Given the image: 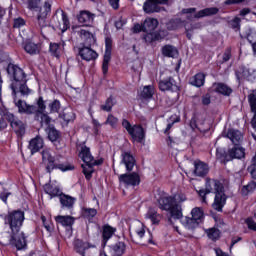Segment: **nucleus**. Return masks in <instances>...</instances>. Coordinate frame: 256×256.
<instances>
[{
  "mask_svg": "<svg viewBox=\"0 0 256 256\" xmlns=\"http://www.w3.org/2000/svg\"><path fill=\"white\" fill-rule=\"evenodd\" d=\"M209 193H214L215 198L214 202L212 203V207L215 211H223V207L227 203V196L223 191V184L220 183L219 180L207 178L205 189H201L198 191V195L202 198V203H207V199L205 198Z\"/></svg>",
  "mask_w": 256,
  "mask_h": 256,
  "instance_id": "nucleus-1",
  "label": "nucleus"
},
{
  "mask_svg": "<svg viewBox=\"0 0 256 256\" xmlns=\"http://www.w3.org/2000/svg\"><path fill=\"white\" fill-rule=\"evenodd\" d=\"M59 159H61V156H53L50 149H45L42 151V165H44L47 173H51V171L55 169H59L63 173H65V171H73V169H75V166L72 164H61Z\"/></svg>",
  "mask_w": 256,
  "mask_h": 256,
  "instance_id": "nucleus-2",
  "label": "nucleus"
},
{
  "mask_svg": "<svg viewBox=\"0 0 256 256\" xmlns=\"http://www.w3.org/2000/svg\"><path fill=\"white\" fill-rule=\"evenodd\" d=\"M79 157L84 163L82 164V169L86 179H91L93 172L95 171L93 167L103 165V158L95 160L93 154H91V148L85 145L81 146Z\"/></svg>",
  "mask_w": 256,
  "mask_h": 256,
  "instance_id": "nucleus-3",
  "label": "nucleus"
},
{
  "mask_svg": "<svg viewBox=\"0 0 256 256\" xmlns=\"http://www.w3.org/2000/svg\"><path fill=\"white\" fill-rule=\"evenodd\" d=\"M159 208L162 211H168L173 219H181L183 217V208L180 204H175L173 196H163L158 200Z\"/></svg>",
  "mask_w": 256,
  "mask_h": 256,
  "instance_id": "nucleus-4",
  "label": "nucleus"
},
{
  "mask_svg": "<svg viewBox=\"0 0 256 256\" xmlns=\"http://www.w3.org/2000/svg\"><path fill=\"white\" fill-rule=\"evenodd\" d=\"M23 221H25V212L21 210L9 212L4 217V223L5 225H9L12 233H19V231H21V227H23Z\"/></svg>",
  "mask_w": 256,
  "mask_h": 256,
  "instance_id": "nucleus-5",
  "label": "nucleus"
},
{
  "mask_svg": "<svg viewBox=\"0 0 256 256\" xmlns=\"http://www.w3.org/2000/svg\"><path fill=\"white\" fill-rule=\"evenodd\" d=\"M219 13V8H205L197 12L195 8H184L182 9V15H186L188 21H193L194 19H201L203 17H209L211 15H217Z\"/></svg>",
  "mask_w": 256,
  "mask_h": 256,
  "instance_id": "nucleus-6",
  "label": "nucleus"
},
{
  "mask_svg": "<svg viewBox=\"0 0 256 256\" xmlns=\"http://www.w3.org/2000/svg\"><path fill=\"white\" fill-rule=\"evenodd\" d=\"M122 127L126 129L127 133L132 137L133 141L143 143L145 141V130L141 125H131L127 119L122 120Z\"/></svg>",
  "mask_w": 256,
  "mask_h": 256,
  "instance_id": "nucleus-7",
  "label": "nucleus"
},
{
  "mask_svg": "<svg viewBox=\"0 0 256 256\" xmlns=\"http://www.w3.org/2000/svg\"><path fill=\"white\" fill-rule=\"evenodd\" d=\"M0 115L4 119H7L11 123V127L14 128L15 132L19 135H25V126L23 125V122L16 120L15 115L9 112L5 105H3V102L0 101Z\"/></svg>",
  "mask_w": 256,
  "mask_h": 256,
  "instance_id": "nucleus-8",
  "label": "nucleus"
},
{
  "mask_svg": "<svg viewBox=\"0 0 256 256\" xmlns=\"http://www.w3.org/2000/svg\"><path fill=\"white\" fill-rule=\"evenodd\" d=\"M7 73L10 79H12L13 81L12 85L19 83H27V75H25V72L19 66L9 64L7 68Z\"/></svg>",
  "mask_w": 256,
  "mask_h": 256,
  "instance_id": "nucleus-9",
  "label": "nucleus"
},
{
  "mask_svg": "<svg viewBox=\"0 0 256 256\" xmlns=\"http://www.w3.org/2000/svg\"><path fill=\"white\" fill-rule=\"evenodd\" d=\"M169 0H146L143 4V11L148 15L151 13H161L165 8L161 5H168Z\"/></svg>",
  "mask_w": 256,
  "mask_h": 256,
  "instance_id": "nucleus-10",
  "label": "nucleus"
},
{
  "mask_svg": "<svg viewBox=\"0 0 256 256\" xmlns=\"http://www.w3.org/2000/svg\"><path fill=\"white\" fill-rule=\"evenodd\" d=\"M119 181L125 187H137L141 183V176L138 173L133 172L130 174H121L119 176Z\"/></svg>",
  "mask_w": 256,
  "mask_h": 256,
  "instance_id": "nucleus-11",
  "label": "nucleus"
},
{
  "mask_svg": "<svg viewBox=\"0 0 256 256\" xmlns=\"http://www.w3.org/2000/svg\"><path fill=\"white\" fill-rule=\"evenodd\" d=\"M105 53H104V59L102 64V70L104 75H107L109 71V61H111V51L113 49V39L111 37L105 38Z\"/></svg>",
  "mask_w": 256,
  "mask_h": 256,
  "instance_id": "nucleus-12",
  "label": "nucleus"
},
{
  "mask_svg": "<svg viewBox=\"0 0 256 256\" xmlns=\"http://www.w3.org/2000/svg\"><path fill=\"white\" fill-rule=\"evenodd\" d=\"M14 104L18 108L19 113H26V115H31L37 111V106L28 105L27 102L18 99L16 95L13 96Z\"/></svg>",
  "mask_w": 256,
  "mask_h": 256,
  "instance_id": "nucleus-13",
  "label": "nucleus"
},
{
  "mask_svg": "<svg viewBox=\"0 0 256 256\" xmlns=\"http://www.w3.org/2000/svg\"><path fill=\"white\" fill-rule=\"evenodd\" d=\"M78 35L86 45H95L97 43V39L95 38V28H91L90 30L80 29L78 31Z\"/></svg>",
  "mask_w": 256,
  "mask_h": 256,
  "instance_id": "nucleus-14",
  "label": "nucleus"
},
{
  "mask_svg": "<svg viewBox=\"0 0 256 256\" xmlns=\"http://www.w3.org/2000/svg\"><path fill=\"white\" fill-rule=\"evenodd\" d=\"M10 243L14 247H16V249L18 251L26 249L27 248V239L25 238V233H23V232L13 233Z\"/></svg>",
  "mask_w": 256,
  "mask_h": 256,
  "instance_id": "nucleus-15",
  "label": "nucleus"
},
{
  "mask_svg": "<svg viewBox=\"0 0 256 256\" xmlns=\"http://www.w3.org/2000/svg\"><path fill=\"white\" fill-rule=\"evenodd\" d=\"M160 91H171V93H177L179 91V86L177 82L172 77L166 78L159 82Z\"/></svg>",
  "mask_w": 256,
  "mask_h": 256,
  "instance_id": "nucleus-16",
  "label": "nucleus"
},
{
  "mask_svg": "<svg viewBox=\"0 0 256 256\" xmlns=\"http://www.w3.org/2000/svg\"><path fill=\"white\" fill-rule=\"evenodd\" d=\"M236 77L238 81H253L255 79V71L245 66H240L236 70Z\"/></svg>",
  "mask_w": 256,
  "mask_h": 256,
  "instance_id": "nucleus-17",
  "label": "nucleus"
},
{
  "mask_svg": "<svg viewBox=\"0 0 256 256\" xmlns=\"http://www.w3.org/2000/svg\"><path fill=\"white\" fill-rule=\"evenodd\" d=\"M245 157V148L234 146L232 149L228 150V154L224 161H231L233 159H243Z\"/></svg>",
  "mask_w": 256,
  "mask_h": 256,
  "instance_id": "nucleus-18",
  "label": "nucleus"
},
{
  "mask_svg": "<svg viewBox=\"0 0 256 256\" xmlns=\"http://www.w3.org/2000/svg\"><path fill=\"white\" fill-rule=\"evenodd\" d=\"M225 137H227L233 145H240L243 141V133L235 128L228 129Z\"/></svg>",
  "mask_w": 256,
  "mask_h": 256,
  "instance_id": "nucleus-19",
  "label": "nucleus"
},
{
  "mask_svg": "<svg viewBox=\"0 0 256 256\" xmlns=\"http://www.w3.org/2000/svg\"><path fill=\"white\" fill-rule=\"evenodd\" d=\"M93 247H95L93 244L85 242L81 239H76L74 241V251H76V253L81 256H85V252L87 251V249H91Z\"/></svg>",
  "mask_w": 256,
  "mask_h": 256,
  "instance_id": "nucleus-20",
  "label": "nucleus"
},
{
  "mask_svg": "<svg viewBox=\"0 0 256 256\" xmlns=\"http://www.w3.org/2000/svg\"><path fill=\"white\" fill-rule=\"evenodd\" d=\"M77 19L80 23L85 24L86 27H89V25H93V21H95V14L91 13L90 11L83 10L80 11Z\"/></svg>",
  "mask_w": 256,
  "mask_h": 256,
  "instance_id": "nucleus-21",
  "label": "nucleus"
},
{
  "mask_svg": "<svg viewBox=\"0 0 256 256\" xmlns=\"http://www.w3.org/2000/svg\"><path fill=\"white\" fill-rule=\"evenodd\" d=\"M26 83L27 82H19L18 84H11L13 97H15V95L17 96V90H19L21 95L24 96L31 95L33 93V90L29 89Z\"/></svg>",
  "mask_w": 256,
  "mask_h": 256,
  "instance_id": "nucleus-22",
  "label": "nucleus"
},
{
  "mask_svg": "<svg viewBox=\"0 0 256 256\" xmlns=\"http://www.w3.org/2000/svg\"><path fill=\"white\" fill-rule=\"evenodd\" d=\"M79 55L82 57L84 61H93L99 57L95 50L91 49L90 47H83L79 50Z\"/></svg>",
  "mask_w": 256,
  "mask_h": 256,
  "instance_id": "nucleus-23",
  "label": "nucleus"
},
{
  "mask_svg": "<svg viewBox=\"0 0 256 256\" xmlns=\"http://www.w3.org/2000/svg\"><path fill=\"white\" fill-rule=\"evenodd\" d=\"M166 35L167 31L165 30L150 32L144 36V40L146 41V43H153L154 41H161V39H163Z\"/></svg>",
  "mask_w": 256,
  "mask_h": 256,
  "instance_id": "nucleus-24",
  "label": "nucleus"
},
{
  "mask_svg": "<svg viewBox=\"0 0 256 256\" xmlns=\"http://www.w3.org/2000/svg\"><path fill=\"white\" fill-rule=\"evenodd\" d=\"M157 27H159V20L152 17L146 18L143 23L144 33H151V31H155Z\"/></svg>",
  "mask_w": 256,
  "mask_h": 256,
  "instance_id": "nucleus-25",
  "label": "nucleus"
},
{
  "mask_svg": "<svg viewBox=\"0 0 256 256\" xmlns=\"http://www.w3.org/2000/svg\"><path fill=\"white\" fill-rule=\"evenodd\" d=\"M122 163L125 165L126 171H133V167H135V157L129 152H123Z\"/></svg>",
  "mask_w": 256,
  "mask_h": 256,
  "instance_id": "nucleus-26",
  "label": "nucleus"
},
{
  "mask_svg": "<svg viewBox=\"0 0 256 256\" xmlns=\"http://www.w3.org/2000/svg\"><path fill=\"white\" fill-rule=\"evenodd\" d=\"M213 89L216 93H219L220 95H225L226 97H229L231 93H233V89L229 87L227 84L223 83H214Z\"/></svg>",
  "mask_w": 256,
  "mask_h": 256,
  "instance_id": "nucleus-27",
  "label": "nucleus"
},
{
  "mask_svg": "<svg viewBox=\"0 0 256 256\" xmlns=\"http://www.w3.org/2000/svg\"><path fill=\"white\" fill-rule=\"evenodd\" d=\"M56 223L62 225V227H73L75 225V218L73 216H56Z\"/></svg>",
  "mask_w": 256,
  "mask_h": 256,
  "instance_id": "nucleus-28",
  "label": "nucleus"
},
{
  "mask_svg": "<svg viewBox=\"0 0 256 256\" xmlns=\"http://www.w3.org/2000/svg\"><path fill=\"white\" fill-rule=\"evenodd\" d=\"M181 224L185 229H188V231H193V229H197L199 227V222L193 219V217L185 216L181 218Z\"/></svg>",
  "mask_w": 256,
  "mask_h": 256,
  "instance_id": "nucleus-29",
  "label": "nucleus"
},
{
  "mask_svg": "<svg viewBox=\"0 0 256 256\" xmlns=\"http://www.w3.org/2000/svg\"><path fill=\"white\" fill-rule=\"evenodd\" d=\"M29 149L32 154L41 151V149H43V138H41V136H37L32 139L29 143Z\"/></svg>",
  "mask_w": 256,
  "mask_h": 256,
  "instance_id": "nucleus-30",
  "label": "nucleus"
},
{
  "mask_svg": "<svg viewBox=\"0 0 256 256\" xmlns=\"http://www.w3.org/2000/svg\"><path fill=\"white\" fill-rule=\"evenodd\" d=\"M162 55L164 57H170L172 59H177L179 57V50H177L172 45H165L162 47Z\"/></svg>",
  "mask_w": 256,
  "mask_h": 256,
  "instance_id": "nucleus-31",
  "label": "nucleus"
},
{
  "mask_svg": "<svg viewBox=\"0 0 256 256\" xmlns=\"http://www.w3.org/2000/svg\"><path fill=\"white\" fill-rule=\"evenodd\" d=\"M194 173L197 175V177H205V175L209 173V166L201 161L195 162Z\"/></svg>",
  "mask_w": 256,
  "mask_h": 256,
  "instance_id": "nucleus-32",
  "label": "nucleus"
},
{
  "mask_svg": "<svg viewBox=\"0 0 256 256\" xmlns=\"http://www.w3.org/2000/svg\"><path fill=\"white\" fill-rule=\"evenodd\" d=\"M24 51L29 55H39L41 52V44H36L33 42H26L24 44Z\"/></svg>",
  "mask_w": 256,
  "mask_h": 256,
  "instance_id": "nucleus-33",
  "label": "nucleus"
},
{
  "mask_svg": "<svg viewBox=\"0 0 256 256\" xmlns=\"http://www.w3.org/2000/svg\"><path fill=\"white\" fill-rule=\"evenodd\" d=\"M44 191L47 195L50 196V199H53V197H60L63 193H61V189L57 186H53L51 184H45L44 185Z\"/></svg>",
  "mask_w": 256,
  "mask_h": 256,
  "instance_id": "nucleus-34",
  "label": "nucleus"
},
{
  "mask_svg": "<svg viewBox=\"0 0 256 256\" xmlns=\"http://www.w3.org/2000/svg\"><path fill=\"white\" fill-rule=\"evenodd\" d=\"M191 217L194 221H196L197 223H199L201 225V223H203L204 219H205V214L203 213V208L201 207H195L191 210Z\"/></svg>",
  "mask_w": 256,
  "mask_h": 256,
  "instance_id": "nucleus-35",
  "label": "nucleus"
},
{
  "mask_svg": "<svg viewBox=\"0 0 256 256\" xmlns=\"http://www.w3.org/2000/svg\"><path fill=\"white\" fill-rule=\"evenodd\" d=\"M110 253L112 256H121L125 253V243L117 242L116 244L110 246Z\"/></svg>",
  "mask_w": 256,
  "mask_h": 256,
  "instance_id": "nucleus-36",
  "label": "nucleus"
},
{
  "mask_svg": "<svg viewBox=\"0 0 256 256\" xmlns=\"http://www.w3.org/2000/svg\"><path fill=\"white\" fill-rule=\"evenodd\" d=\"M59 117L63 119L65 123H71V121H75V112H73L71 108H66L59 114Z\"/></svg>",
  "mask_w": 256,
  "mask_h": 256,
  "instance_id": "nucleus-37",
  "label": "nucleus"
},
{
  "mask_svg": "<svg viewBox=\"0 0 256 256\" xmlns=\"http://www.w3.org/2000/svg\"><path fill=\"white\" fill-rule=\"evenodd\" d=\"M146 219H150L153 225H159V221H161V215L157 213V210L150 208L146 214Z\"/></svg>",
  "mask_w": 256,
  "mask_h": 256,
  "instance_id": "nucleus-38",
  "label": "nucleus"
},
{
  "mask_svg": "<svg viewBox=\"0 0 256 256\" xmlns=\"http://www.w3.org/2000/svg\"><path fill=\"white\" fill-rule=\"evenodd\" d=\"M59 199H60V203H61L62 207H66L67 209H71V207H73V205H75V198H73L71 196L61 194L59 196Z\"/></svg>",
  "mask_w": 256,
  "mask_h": 256,
  "instance_id": "nucleus-39",
  "label": "nucleus"
},
{
  "mask_svg": "<svg viewBox=\"0 0 256 256\" xmlns=\"http://www.w3.org/2000/svg\"><path fill=\"white\" fill-rule=\"evenodd\" d=\"M63 47H65V42L50 43V53H52L54 57H59L61 51H63Z\"/></svg>",
  "mask_w": 256,
  "mask_h": 256,
  "instance_id": "nucleus-40",
  "label": "nucleus"
},
{
  "mask_svg": "<svg viewBox=\"0 0 256 256\" xmlns=\"http://www.w3.org/2000/svg\"><path fill=\"white\" fill-rule=\"evenodd\" d=\"M191 85H194V87H203V85H205V74L197 73L192 78Z\"/></svg>",
  "mask_w": 256,
  "mask_h": 256,
  "instance_id": "nucleus-41",
  "label": "nucleus"
},
{
  "mask_svg": "<svg viewBox=\"0 0 256 256\" xmlns=\"http://www.w3.org/2000/svg\"><path fill=\"white\" fill-rule=\"evenodd\" d=\"M36 121H39L43 127V125H46V127H49L51 125V117L49 115L44 113H36L35 115Z\"/></svg>",
  "mask_w": 256,
  "mask_h": 256,
  "instance_id": "nucleus-42",
  "label": "nucleus"
},
{
  "mask_svg": "<svg viewBox=\"0 0 256 256\" xmlns=\"http://www.w3.org/2000/svg\"><path fill=\"white\" fill-rule=\"evenodd\" d=\"M46 133L48 135V138L50 141H57L59 139V131L55 129V126L49 125V127L46 128Z\"/></svg>",
  "mask_w": 256,
  "mask_h": 256,
  "instance_id": "nucleus-43",
  "label": "nucleus"
},
{
  "mask_svg": "<svg viewBox=\"0 0 256 256\" xmlns=\"http://www.w3.org/2000/svg\"><path fill=\"white\" fill-rule=\"evenodd\" d=\"M115 228L111 227V226H104L103 227V233H102V237L104 239V243H107L108 239H111L113 237V235H115Z\"/></svg>",
  "mask_w": 256,
  "mask_h": 256,
  "instance_id": "nucleus-44",
  "label": "nucleus"
},
{
  "mask_svg": "<svg viewBox=\"0 0 256 256\" xmlns=\"http://www.w3.org/2000/svg\"><path fill=\"white\" fill-rule=\"evenodd\" d=\"M155 94V87L153 85L145 86L141 92L143 99H151Z\"/></svg>",
  "mask_w": 256,
  "mask_h": 256,
  "instance_id": "nucleus-45",
  "label": "nucleus"
},
{
  "mask_svg": "<svg viewBox=\"0 0 256 256\" xmlns=\"http://www.w3.org/2000/svg\"><path fill=\"white\" fill-rule=\"evenodd\" d=\"M205 233L207 234V237L211 239V241H217L221 235V232L217 228L206 229Z\"/></svg>",
  "mask_w": 256,
  "mask_h": 256,
  "instance_id": "nucleus-46",
  "label": "nucleus"
},
{
  "mask_svg": "<svg viewBox=\"0 0 256 256\" xmlns=\"http://www.w3.org/2000/svg\"><path fill=\"white\" fill-rule=\"evenodd\" d=\"M58 27L60 31H62V33H65V31H67V29H69L70 27L69 18H67V14H65V12L63 11H62V20L59 23Z\"/></svg>",
  "mask_w": 256,
  "mask_h": 256,
  "instance_id": "nucleus-47",
  "label": "nucleus"
},
{
  "mask_svg": "<svg viewBox=\"0 0 256 256\" xmlns=\"http://www.w3.org/2000/svg\"><path fill=\"white\" fill-rule=\"evenodd\" d=\"M255 189H256V182L251 181L246 186H243L242 195L247 196V195H249V193H253V191H255Z\"/></svg>",
  "mask_w": 256,
  "mask_h": 256,
  "instance_id": "nucleus-48",
  "label": "nucleus"
},
{
  "mask_svg": "<svg viewBox=\"0 0 256 256\" xmlns=\"http://www.w3.org/2000/svg\"><path fill=\"white\" fill-rule=\"evenodd\" d=\"M83 215H84L85 219H88L89 221H91V219H93V217H95V215H97V209L85 208L83 210Z\"/></svg>",
  "mask_w": 256,
  "mask_h": 256,
  "instance_id": "nucleus-49",
  "label": "nucleus"
},
{
  "mask_svg": "<svg viewBox=\"0 0 256 256\" xmlns=\"http://www.w3.org/2000/svg\"><path fill=\"white\" fill-rule=\"evenodd\" d=\"M248 102L251 111H256V90L252 91V93L248 95Z\"/></svg>",
  "mask_w": 256,
  "mask_h": 256,
  "instance_id": "nucleus-50",
  "label": "nucleus"
},
{
  "mask_svg": "<svg viewBox=\"0 0 256 256\" xmlns=\"http://www.w3.org/2000/svg\"><path fill=\"white\" fill-rule=\"evenodd\" d=\"M118 123L119 119H117V117L113 116L112 114H109L105 121V125H110V127H112L113 129L117 127Z\"/></svg>",
  "mask_w": 256,
  "mask_h": 256,
  "instance_id": "nucleus-51",
  "label": "nucleus"
},
{
  "mask_svg": "<svg viewBox=\"0 0 256 256\" xmlns=\"http://www.w3.org/2000/svg\"><path fill=\"white\" fill-rule=\"evenodd\" d=\"M113 98L109 97L104 104H102L100 106V109L102 111H106L107 113H109V111H111V109H113Z\"/></svg>",
  "mask_w": 256,
  "mask_h": 256,
  "instance_id": "nucleus-52",
  "label": "nucleus"
},
{
  "mask_svg": "<svg viewBox=\"0 0 256 256\" xmlns=\"http://www.w3.org/2000/svg\"><path fill=\"white\" fill-rule=\"evenodd\" d=\"M37 107L36 111L34 113H45V109H47V106L45 105V101L43 100V97H39L37 101Z\"/></svg>",
  "mask_w": 256,
  "mask_h": 256,
  "instance_id": "nucleus-53",
  "label": "nucleus"
},
{
  "mask_svg": "<svg viewBox=\"0 0 256 256\" xmlns=\"http://www.w3.org/2000/svg\"><path fill=\"white\" fill-rule=\"evenodd\" d=\"M50 113H59V109H61V102L59 100H54L49 104Z\"/></svg>",
  "mask_w": 256,
  "mask_h": 256,
  "instance_id": "nucleus-54",
  "label": "nucleus"
},
{
  "mask_svg": "<svg viewBox=\"0 0 256 256\" xmlns=\"http://www.w3.org/2000/svg\"><path fill=\"white\" fill-rule=\"evenodd\" d=\"M11 196V192L7 191V189L0 188V199L7 205V199Z\"/></svg>",
  "mask_w": 256,
  "mask_h": 256,
  "instance_id": "nucleus-55",
  "label": "nucleus"
},
{
  "mask_svg": "<svg viewBox=\"0 0 256 256\" xmlns=\"http://www.w3.org/2000/svg\"><path fill=\"white\" fill-rule=\"evenodd\" d=\"M178 27H181V20L179 19H175V20H171L168 24H167V28L170 31H173L175 29H178Z\"/></svg>",
  "mask_w": 256,
  "mask_h": 256,
  "instance_id": "nucleus-56",
  "label": "nucleus"
},
{
  "mask_svg": "<svg viewBox=\"0 0 256 256\" xmlns=\"http://www.w3.org/2000/svg\"><path fill=\"white\" fill-rule=\"evenodd\" d=\"M174 200V205H179V203H184V201H187V196L185 194H176L174 197H172Z\"/></svg>",
  "mask_w": 256,
  "mask_h": 256,
  "instance_id": "nucleus-57",
  "label": "nucleus"
},
{
  "mask_svg": "<svg viewBox=\"0 0 256 256\" xmlns=\"http://www.w3.org/2000/svg\"><path fill=\"white\" fill-rule=\"evenodd\" d=\"M23 3H27L29 9H37L41 2L38 0H22Z\"/></svg>",
  "mask_w": 256,
  "mask_h": 256,
  "instance_id": "nucleus-58",
  "label": "nucleus"
},
{
  "mask_svg": "<svg viewBox=\"0 0 256 256\" xmlns=\"http://www.w3.org/2000/svg\"><path fill=\"white\" fill-rule=\"evenodd\" d=\"M230 25H231L232 29L239 31V29L241 27V18L235 17L234 19H232L230 21Z\"/></svg>",
  "mask_w": 256,
  "mask_h": 256,
  "instance_id": "nucleus-59",
  "label": "nucleus"
},
{
  "mask_svg": "<svg viewBox=\"0 0 256 256\" xmlns=\"http://www.w3.org/2000/svg\"><path fill=\"white\" fill-rule=\"evenodd\" d=\"M25 25V20L21 17L14 19L13 27L15 29H20V27H23Z\"/></svg>",
  "mask_w": 256,
  "mask_h": 256,
  "instance_id": "nucleus-60",
  "label": "nucleus"
},
{
  "mask_svg": "<svg viewBox=\"0 0 256 256\" xmlns=\"http://www.w3.org/2000/svg\"><path fill=\"white\" fill-rule=\"evenodd\" d=\"M247 41L248 43H250V45H255L256 44V33L255 32H250L248 35H247Z\"/></svg>",
  "mask_w": 256,
  "mask_h": 256,
  "instance_id": "nucleus-61",
  "label": "nucleus"
},
{
  "mask_svg": "<svg viewBox=\"0 0 256 256\" xmlns=\"http://www.w3.org/2000/svg\"><path fill=\"white\" fill-rule=\"evenodd\" d=\"M132 71H135L137 73H139V71H141V61L136 60L134 62V65H132Z\"/></svg>",
  "mask_w": 256,
  "mask_h": 256,
  "instance_id": "nucleus-62",
  "label": "nucleus"
},
{
  "mask_svg": "<svg viewBox=\"0 0 256 256\" xmlns=\"http://www.w3.org/2000/svg\"><path fill=\"white\" fill-rule=\"evenodd\" d=\"M133 33H141L143 31V25L135 24L132 28Z\"/></svg>",
  "mask_w": 256,
  "mask_h": 256,
  "instance_id": "nucleus-63",
  "label": "nucleus"
},
{
  "mask_svg": "<svg viewBox=\"0 0 256 256\" xmlns=\"http://www.w3.org/2000/svg\"><path fill=\"white\" fill-rule=\"evenodd\" d=\"M252 113L254 115H253V118H252V121H251V125H252V128L254 129V131L256 132V111H252Z\"/></svg>",
  "mask_w": 256,
  "mask_h": 256,
  "instance_id": "nucleus-64",
  "label": "nucleus"
}]
</instances>
